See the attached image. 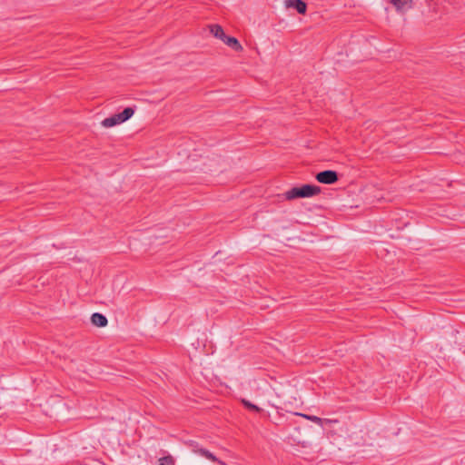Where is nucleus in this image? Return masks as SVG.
<instances>
[{"instance_id":"1","label":"nucleus","mask_w":465,"mask_h":465,"mask_svg":"<svg viewBox=\"0 0 465 465\" xmlns=\"http://www.w3.org/2000/svg\"><path fill=\"white\" fill-rule=\"evenodd\" d=\"M321 193V187L314 184H302V186L292 187L285 192L284 195L287 200H294L298 198L312 197Z\"/></svg>"},{"instance_id":"2","label":"nucleus","mask_w":465,"mask_h":465,"mask_svg":"<svg viewBox=\"0 0 465 465\" xmlns=\"http://www.w3.org/2000/svg\"><path fill=\"white\" fill-rule=\"evenodd\" d=\"M210 32L214 37L221 39L225 45H227L232 50L236 52H242L243 50V47L240 44L239 40L233 36L226 35L223 31V28L221 25H211Z\"/></svg>"},{"instance_id":"3","label":"nucleus","mask_w":465,"mask_h":465,"mask_svg":"<svg viewBox=\"0 0 465 465\" xmlns=\"http://www.w3.org/2000/svg\"><path fill=\"white\" fill-rule=\"evenodd\" d=\"M134 114L133 107H125L121 113L114 114L110 117L105 118L102 121V125L106 128H110L124 123L129 120Z\"/></svg>"},{"instance_id":"4","label":"nucleus","mask_w":465,"mask_h":465,"mask_svg":"<svg viewBox=\"0 0 465 465\" xmlns=\"http://www.w3.org/2000/svg\"><path fill=\"white\" fill-rule=\"evenodd\" d=\"M316 180L323 184H333L338 182L339 174L333 170H324L315 175Z\"/></svg>"},{"instance_id":"5","label":"nucleus","mask_w":465,"mask_h":465,"mask_svg":"<svg viewBox=\"0 0 465 465\" xmlns=\"http://www.w3.org/2000/svg\"><path fill=\"white\" fill-rule=\"evenodd\" d=\"M286 5L296 9L300 15H304L307 11V5L303 0H288Z\"/></svg>"},{"instance_id":"6","label":"nucleus","mask_w":465,"mask_h":465,"mask_svg":"<svg viewBox=\"0 0 465 465\" xmlns=\"http://www.w3.org/2000/svg\"><path fill=\"white\" fill-rule=\"evenodd\" d=\"M91 322L94 326L105 327L108 323L107 318L99 312H94L91 316Z\"/></svg>"},{"instance_id":"7","label":"nucleus","mask_w":465,"mask_h":465,"mask_svg":"<svg viewBox=\"0 0 465 465\" xmlns=\"http://www.w3.org/2000/svg\"><path fill=\"white\" fill-rule=\"evenodd\" d=\"M184 444L187 445L188 447H190L193 452H195L201 456H203V451H209L208 450H206L204 448H201L199 443L195 440H189L184 441Z\"/></svg>"},{"instance_id":"8","label":"nucleus","mask_w":465,"mask_h":465,"mask_svg":"<svg viewBox=\"0 0 465 465\" xmlns=\"http://www.w3.org/2000/svg\"><path fill=\"white\" fill-rule=\"evenodd\" d=\"M390 3L392 4L397 10H403L405 6L411 7V0H390Z\"/></svg>"},{"instance_id":"9","label":"nucleus","mask_w":465,"mask_h":465,"mask_svg":"<svg viewBox=\"0 0 465 465\" xmlns=\"http://www.w3.org/2000/svg\"><path fill=\"white\" fill-rule=\"evenodd\" d=\"M242 403L243 404V406H244L247 410H249V411H251L258 412V413H259V412H261V411H262V410L260 407H258L257 405H255V404L252 403L251 401H247V400H245V399H242Z\"/></svg>"},{"instance_id":"10","label":"nucleus","mask_w":465,"mask_h":465,"mask_svg":"<svg viewBox=\"0 0 465 465\" xmlns=\"http://www.w3.org/2000/svg\"><path fill=\"white\" fill-rule=\"evenodd\" d=\"M159 465H175V460L172 455H166L158 460Z\"/></svg>"},{"instance_id":"11","label":"nucleus","mask_w":465,"mask_h":465,"mask_svg":"<svg viewBox=\"0 0 465 465\" xmlns=\"http://www.w3.org/2000/svg\"><path fill=\"white\" fill-rule=\"evenodd\" d=\"M298 415L311 420V421H313L315 423H317L318 425L322 426V421H323V419L322 418H320V417H317V416H314V415H308V414H302V413H299Z\"/></svg>"},{"instance_id":"12","label":"nucleus","mask_w":465,"mask_h":465,"mask_svg":"<svg viewBox=\"0 0 465 465\" xmlns=\"http://www.w3.org/2000/svg\"><path fill=\"white\" fill-rule=\"evenodd\" d=\"M335 422H338V420H337L323 419L322 427L324 425H328V424L335 423Z\"/></svg>"}]
</instances>
